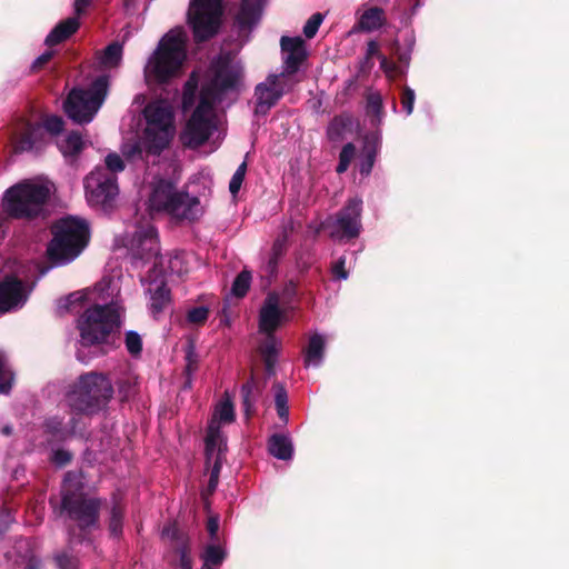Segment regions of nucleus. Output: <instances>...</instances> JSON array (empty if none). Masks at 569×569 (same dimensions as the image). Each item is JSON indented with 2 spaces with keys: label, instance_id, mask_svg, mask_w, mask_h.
Listing matches in <instances>:
<instances>
[{
  "label": "nucleus",
  "instance_id": "nucleus-30",
  "mask_svg": "<svg viewBox=\"0 0 569 569\" xmlns=\"http://www.w3.org/2000/svg\"><path fill=\"white\" fill-rule=\"evenodd\" d=\"M385 22L382 9L372 7L367 9L360 17L359 26L362 30L372 31L379 29Z\"/></svg>",
  "mask_w": 569,
  "mask_h": 569
},
{
  "label": "nucleus",
  "instance_id": "nucleus-54",
  "mask_svg": "<svg viewBox=\"0 0 569 569\" xmlns=\"http://www.w3.org/2000/svg\"><path fill=\"white\" fill-rule=\"evenodd\" d=\"M207 530L211 538V540L217 539V533L219 530V517L218 516H210L207 522Z\"/></svg>",
  "mask_w": 569,
  "mask_h": 569
},
{
  "label": "nucleus",
  "instance_id": "nucleus-7",
  "mask_svg": "<svg viewBox=\"0 0 569 569\" xmlns=\"http://www.w3.org/2000/svg\"><path fill=\"white\" fill-rule=\"evenodd\" d=\"M89 240L88 223L78 218L61 219L54 227V237L48 246V256L56 264L76 259Z\"/></svg>",
  "mask_w": 569,
  "mask_h": 569
},
{
  "label": "nucleus",
  "instance_id": "nucleus-27",
  "mask_svg": "<svg viewBox=\"0 0 569 569\" xmlns=\"http://www.w3.org/2000/svg\"><path fill=\"white\" fill-rule=\"evenodd\" d=\"M298 286L297 281L289 280L284 283L280 292L276 291L279 295L280 310L283 312V321H288V312L295 309L293 303L298 296Z\"/></svg>",
  "mask_w": 569,
  "mask_h": 569
},
{
  "label": "nucleus",
  "instance_id": "nucleus-56",
  "mask_svg": "<svg viewBox=\"0 0 569 569\" xmlns=\"http://www.w3.org/2000/svg\"><path fill=\"white\" fill-rule=\"evenodd\" d=\"M380 68L388 77H392V73L396 70V64L393 62L388 61L385 56H380Z\"/></svg>",
  "mask_w": 569,
  "mask_h": 569
},
{
  "label": "nucleus",
  "instance_id": "nucleus-60",
  "mask_svg": "<svg viewBox=\"0 0 569 569\" xmlns=\"http://www.w3.org/2000/svg\"><path fill=\"white\" fill-rule=\"evenodd\" d=\"M122 153L127 158H133L137 153H140V148L138 143H134L132 146H124L122 148Z\"/></svg>",
  "mask_w": 569,
  "mask_h": 569
},
{
  "label": "nucleus",
  "instance_id": "nucleus-58",
  "mask_svg": "<svg viewBox=\"0 0 569 569\" xmlns=\"http://www.w3.org/2000/svg\"><path fill=\"white\" fill-rule=\"evenodd\" d=\"M52 51H46L41 56H39L32 63V69L37 70L46 64L52 58Z\"/></svg>",
  "mask_w": 569,
  "mask_h": 569
},
{
  "label": "nucleus",
  "instance_id": "nucleus-45",
  "mask_svg": "<svg viewBox=\"0 0 569 569\" xmlns=\"http://www.w3.org/2000/svg\"><path fill=\"white\" fill-rule=\"evenodd\" d=\"M122 59V44L114 42L109 44V70L120 64Z\"/></svg>",
  "mask_w": 569,
  "mask_h": 569
},
{
  "label": "nucleus",
  "instance_id": "nucleus-25",
  "mask_svg": "<svg viewBox=\"0 0 569 569\" xmlns=\"http://www.w3.org/2000/svg\"><path fill=\"white\" fill-rule=\"evenodd\" d=\"M79 28V21L76 17L68 18L57 24L46 38V44L54 46L68 39Z\"/></svg>",
  "mask_w": 569,
  "mask_h": 569
},
{
  "label": "nucleus",
  "instance_id": "nucleus-22",
  "mask_svg": "<svg viewBox=\"0 0 569 569\" xmlns=\"http://www.w3.org/2000/svg\"><path fill=\"white\" fill-rule=\"evenodd\" d=\"M76 430L74 418H70L68 422H63L61 418L54 416L50 417L44 422L48 445L64 440L70 435H73Z\"/></svg>",
  "mask_w": 569,
  "mask_h": 569
},
{
  "label": "nucleus",
  "instance_id": "nucleus-21",
  "mask_svg": "<svg viewBox=\"0 0 569 569\" xmlns=\"http://www.w3.org/2000/svg\"><path fill=\"white\" fill-rule=\"evenodd\" d=\"M281 49L283 52L286 73L292 74L297 72L301 63L307 58L305 41L300 37H282Z\"/></svg>",
  "mask_w": 569,
  "mask_h": 569
},
{
  "label": "nucleus",
  "instance_id": "nucleus-23",
  "mask_svg": "<svg viewBox=\"0 0 569 569\" xmlns=\"http://www.w3.org/2000/svg\"><path fill=\"white\" fill-rule=\"evenodd\" d=\"M148 292L150 293V311L153 317H158L170 303V291L161 280L150 282Z\"/></svg>",
  "mask_w": 569,
  "mask_h": 569
},
{
  "label": "nucleus",
  "instance_id": "nucleus-34",
  "mask_svg": "<svg viewBox=\"0 0 569 569\" xmlns=\"http://www.w3.org/2000/svg\"><path fill=\"white\" fill-rule=\"evenodd\" d=\"M382 96L378 91H369L367 94V112L375 117V121L379 124L383 116Z\"/></svg>",
  "mask_w": 569,
  "mask_h": 569
},
{
  "label": "nucleus",
  "instance_id": "nucleus-55",
  "mask_svg": "<svg viewBox=\"0 0 569 569\" xmlns=\"http://www.w3.org/2000/svg\"><path fill=\"white\" fill-rule=\"evenodd\" d=\"M71 459V455L68 451L64 450H57L53 452L52 460L58 466H63L67 462H69Z\"/></svg>",
  "mask_w": 569,
  "mask_h": 569
},
{
  "label": "nucleus",
  "instance_id": "nucleus-62",
  "mask_svg": "<svg viewBox=\"0 0 569 569\" xmlns=\"http://www.w3.org/2000/svg\"><path fill=\"white\" fill-rule=\"evenodd\" d=\"M279 259L280 258H276L272 254L270 256V259L267 264V269L270 274H273L276 272Z\"/></svg>",
  "mask_w": 569,
  "mask_h": 569
},
{
  "label": "nucleus",
  "instance_id": "nucleus-8",
  "mask_svg": "<svg viewBox=\"0 0 569 569\" xmlns=\"http://www.w3.org/2000/svg\"><path fill=\"white\" fill-rule=\"evenodd\" d=\"M99 501L87 497L82 488V476L79 472H67L62 486V510L81 528L94 526L98 519Z\"/></svg>",
  "mask_w": 569,
  "mask_h": 569
},
{
  "label": "nucleus",
  "instance_id": "nucleus-17",
  "mask_svg": "<svg viewBox=\"0 0 569 569\" xmlns=\"http://www.w3.org/2000/svg\"><path fill=\"white\" fill-rule=\"evenodd\" d=\"M86 199L90 207L106 210L107 207V159L84 178Z\"/></svg>",
  "mask_w": 569,
  "mask_h": 569
},
{
  "label": "nucleus",
  "instance_id": "nucleus-63",
  "mask_svg": "<svg viewBox=\"0 0 569 569\" xmlns=\"http://www.w3.org/2000/svg\"><path fill=\"white\" fill-rule=\"evenodd\" d=\"M90 3V0H76L74 1V9L78 14H80L87 6Z\"/></svg>",
  "mask_w": 569,
  "mask_h": 569
},
{
  "label": "nucleus",
  "instance_id": "nucleus-49",
  "mask_svg": "<svg viewBox=\"0 0 569 569\" xmlns=\"http://www.w3.org/2000/svg\"><path fill=\"white\" fill-rule=\"evenodd\" d=\"M56 561L59 569H76L77 567L76 559L66 552L57 555Z\"/></svg>",
  "mask_w": 569,
  "mask_h": 569
},
{
  "label": "nucleus",
  "instance_id": "nucleus-20",
  "mask_svg": "<svg viewBox=\"0 0 569 569\" xmlns=\"http://www.w3.org/2000/svg\"><path fill=\"white\" fill-rule=\"evenodd\" d=\"M262 1L263 0H241L240 9L233 23L240 43L248 40L249 33L258 23L261 16Z\"/></svg>",
  "mask_w": 569,
  "mask_h": 569
},
{
  "label": "nucleus",
  "instance_id": "nucleus-59",
  "mask_svg": "<svg viewBox=\"0 0 569 569\" xmlns=\"http://www.w3.org/2000/svg\"><path fill=\"white\" fill-rule=\"evenodd\" d=\"M180 567L181 569H192V561L190 557L188 556V552L186 549L181 550L180 553Z\"/></svg>",
  "mask_w": 569,
  "mask_h": 569
},
{
  "label": "nucleus",
  "instance_id": "nucleus-2",
  "mask_svg": "<svg viewBox=\"0 0 569 569\" xmlns=\"http://www.w3.org/2000/svg\"><path fill=\"white\" fill-rule=\"evenodd\" d=\"M84 308L77 320L80 332L77 359L87 363L91 357L84 353L88 347H96L107 337V283L100 281L92 288L74 291L57 302L59 313L78 312Z\"/></svg>",
  "mask_w": 569,
  "mask_h": 569
},
{
  "label": "nucleus",
  "instance_id": "nucleus-51",
  "mask_svg": "<svg viewBox=\"0 0 569 569\" xmlns=\"http://www.w3.org/2000/svg\"><path fill=\"white\" fill-rule=\"evenodd\" d=\"M375 161V152L368 151L365 159H362L360 163V173L368 176L371 172L372 166Z\"/></svg>",
  "mask_w": 569,
  "mask_h": 569
},
{
  "label": "nucleus",
  "instance_id": "nucleus-46",
  "mask_svg": "<svg viewBox=\"0 0 569 569\" xmlns=\"http://www.w3.org/2000/svg\"><path fill=\"white\" fill-rule=\"evenodd\" d=\"M197 86V80L194 78V74L191 76L189 81L186 83L184 91H183V108L188 109L192 102H193V96H194V89Z\"/></svg>",
  "mask_w": 569,
  "mask_h": 569
},
{
  "label": "nucleus",
  "instance_id": "nucleus-39",
  "mask_svg": "<svg viewBox=\"0 0 569 569\" xmlns=\"http://www.w3.org/2000/svg\"><path fill=\"white\" fill-rule=\"evenodd\" d=\"M350 124L348 118L336 117L329 124L327 133L330 140H338L341 138L345 129Z\"/></svg>",
  "mask_w": 569,
  "mask_h": 569
},
{
  "label": "nucleus",
  "instance_id": "nucleus-9",
  "mask_svg": "<svg viewBox=\"0 0 569 569\" xmlns=\"http://www.w3.org/2000/svg\"><path fill=\"white\" fill-rule=\"evenodd\" d=\"M107 397V377L99 372H87L70 385L66 401L76 413H97Z\"/></svg>",
  "mask_w": 569,
  "mask_h": 569
},
{
  "label": "nucleus",
  "instance_id": "nucleus-35",
  "mask_svg": "<svg viewBox=\"0 0 569 569\" xmlns=\"http://www.w3.org/2000/svg\"><path fill=\"white\" fill-rule=\"evenodd\" d=\"M201 558L203 560V565L219 567L226 558V551L221 546L208 545L204 548Z\"/></svg>",
  "mask_w": 569,
  "mask_h": 569
},
{
  "label": "nucleus",
  "instance_id": "nucleus-4",
  "mask_svg": "<svg viewBox=\"0 0 569 569\" xmlns=\"http://www.w3.org/2000/svg\"><path fill=\"white\" fill-rule=\"evenodd\" d=\"M187 34L182 28L167 32L144 67L148 83H166L179 77L187 58Z\"/></svg>",
  "mask_w": 569,
  "mask_h": 569
},
{
  "label": "nucleus",
  "instance_id": "nucleus-3",
  "mask_svg": "<svg viewBox=\"0 0 569 569\" xmlns=\"http://www.w3.org/2000/svg\"><path fill=\"white\" fill-rule=\"evenodd\" d=\"M56 184L43 176L23 179L6 190L2 198L3 211L17 219H34L42 216Z\"/></svg>",
  "mask_w": 569,
  "mask_h": 569
},
{
  "label": "nucleus",
  "instance_id": "nucleus-52",
  "mask_svg": "<svg viewBox=\"0 0 569 569\" xmlns=\"http://www.w3.org/2000/svg\"><path fill=\"white\" fill-rule=\"evenodd\" d=\"M124 169V163L117 153H109V172H118Z\"/></svg>",
  "mask_w": 569,
  "mask_h": 569
},
{
  "label": "nucleus",
  "instance_id": "nucleus-29",
  "mask_svg": "<svg viewBox=\"0 0 569 569\" xmlns=\"http://www.w3.org/2000/svg\"><path fill=\"white\" fill-rule=\"evenodd\" d=\"M57 146L64 158H74L82 151L84 141L78 132H70L58 140Z\"/></svg>",
  "mask_w": 569,
  "mask_h": 569
},
{
  "label": "nucleus",
  "instance_id": "nucleus-13",
  "mask_svg": "<svg viewBox=\"0 0 569 569\" xmlns=\"http://www.w3.org/2000/svg\"><path fill=\"white\" fill-rule=\"evenodd\" d=\"M223 14V0H191L188 20L194 39L204 41L219 30Z\"/></svg>",
  "mask_w": 569,
  "mask_h": 569
},
{
  "label": "nucleus",
  "instance_id": "nucleus-64",
  "mask_svg": "<svg viewBox=\"0 0 569 569\" xmlns=\"http://www.w3.org/2000/svg\"><path fill=\"white\" fill-rule=\"evenodd\" d=\"M108 188H109V200L118 194L119 192V189H118V186L116 184V182L113 181V179L109 176V184H108Z\"/></svg>",
  "mask_w": 569,
  "mask_h": 569
},
{
  "label": "nucleus",
  "instance_id": "nucleus-53",
  "mask_svg": "<svg viewBox=\"0 0 569 569\" xmlns=\"http://www.w3.org/2000/svg\"><path fill=\"white\" fill-rule=\"evenodd\" d=\"M13 521L14 518L9 510L0 511V535L3 533Z\"/></svg>",
  "mask_w": 569,
  "mask_h": 569
},
{
  "label": "nucleus",
  "instance_id": "nucleus-38",
  "mask_svg": "<svg viewBox=\"0 0 569 569\" xmlns=\"http://www.w3.org/2000/svg\"><path fill=\"white\" fill-rule=\"evenodd\" d=\"M124 345H126V349L127 351L132 356V357H139L141 355V351H142V339H141V336L136 332V331H127L126 332V338H124Z\"/></svg>",
  "mask_w": 569,
  "mask_h": 569
},
{
  "label": "nucleus",
  "instance_id": "nucleus-43",
  "mask_svg": "<svg viewBox=\"0 0 569 569\" xmlns=\"http://www.w3.org/2000/svg\"><path fill=\"white\" fill-rule=\"evenodd\" d=\"M246 170H247V164H246V162H242L238 167L236 172L233 173V176L230 180V183H229V190L232 194H237L239 192L241 184L243 182V179H244Z\"/></svg>",
  "mask_w": 569,
  "mask_h": 569
},
{
  "label": "nucleus",
  "instance_id": "nucleus-44",
  "mask_svg": "<svg viewBox=\"0 0 569 569\" xmlns=\"http://www.w3.org/2000/svg\"><path fill=\"white\" fill-rule=\"evenodd\" d=\"M287 242H288V231L287 229L283 230V232L277 237L272 244L271 254L276 258H281V256L284 253L287 249Z\"/></svg>",
  "mask_w": 569,
  "mask_h": 569
},
{
  "label": "nucleus",
  "instance_id": "nucleus-37",
  "mask_svg": "<svg viewBox=\"0 0 569 569\" xmlns=\"http://www.w3.org/2000/svg\"><path fill=\"white\" fill-rule=\"evenodd\" d=\"M208 317L209 309L207 307H193L187 311L186 321L189 326L200 327L206 323Z\"/></svg>",
  "mask_w": 569,
  "mask_h": 569
},
{
  "label": "nucleus",
  "instance_id": "nucleus-11",
  "mask_svg": "<svg viewBox=\"0 0 569 569\" xmlns=\"http://www.w3.org/2000/svg\"><path fill=\"white\" fill-rule=\"evenodd\" d=\"M106 89V76L99 77L88 89H72L63 103L67 116L78 124L91 122L103 103Z\"/></svg>",
  "mask_w": 569,
  "mask_h": 569
},
{
  "label": "nucleus",
  "instance_id": "nucleus-28",
  "mask_svg": "<svg viewBox=\"0 0 569 569\" xmlns=\"http://www.w3.org/2000/svg\"><path fill=\"white\" fill-rule=\"evenodd\" d=\"M123 493L118 491L113 495V506L109 518V535L119 537L122 531V519L124 507L122 505Z\"/></svg>",
  "mask_w": 569,
  "mask_h": 569
},
{
  "label": "nucleus",
  "instance_id": "nucleus-5",
  "mask_svg": "<svg viewBox=\"0 0 569 569\" xmlns=\"http://www.w3.org/2000/svg\"><path fill=\"white\" fill-rule=\"evenodd\" d=\"M148 189L146 207L152 217L166 213L174 220L193 221L202 213L198 197L177 190L173 183L167 180H156Z\"/></svg>",
  "mask_w": 569,
  "mask_h": 569
},
{
  "label": "nucleus",
  "instance_id": "nucleus-31",
  "mask_svg": "<svg viewBox=\"0 0 569 569\" xmlns=\"http://www.w3.org/2000/svg\"><path fill=\"white\" fill-rule=\"evenodd\" d=\"M224 450H226V448H221V449L216 448L214 455L210 461L208 459V455L206 453V459H207L206 465H207V468L210 469V479H209V483H208V490L210 492L214 491L218 486L219 473H220V469L222 466V456H223Z\"/></svg>",
  "mask_w": 569,
  "mask_h": 569
},
{
  "label": "nucleus",
  "instance_id": "nucleus-33",
  "mask_svg": "<svg viewBox=\"0 0 569 569\" xmlns=\"http://www.w3.org/2000/svg\"><path fill=\"white\" fill-rule=\"evenodd\" d=\"M14 373L3 353H0V393L8 395L13 386Z\"/></svg>",
  "mask_w": 569,
  "mask_h": 569
},
{
  "label": "nucleus",
  "instance_id": "nucleus-40",
  "mask_svg": "<svg viewBox=\"0 0 569 569\" xmlns=\"http://www.w3.org/2000/svg\"><path fill=\"white\" fill-rule=\"evenodd\" d=\"M356 154V148L352 143H347L339 156V163L337 166V172L343 173L349 168L351 161L353 160Z\"/></svg>",
  "mask_w": 569,
  "mask_h": 569
},
{
  "label": "nucleus",
  "instance_id": "nucleus-48",
  "mask_svg": "<svg viewBox=\"0 0 569 569\" xmlns=\"http://www.w3.org/2000/svg\"><path fill=\"white\" fill-rule=\"evenodd\" d=\"M346 258L340 257L331 267L332 276L336 280H346L348 278V272L345 269Z\"/></svg>",
  "mask_w": 569,
  "mask_h": 569
},
{
  "label": "nucleus",
  "instance_id": "nucleus-32",
  "mask_svg": "<svg viewBox=\"0 0 569 569\" xmlns=\"http://www.w3.org/2000/svg\"><path fill=\"white\" fill-rule=\"evenodd\" d=\"M274 403L279 418L286 423L289 418L288 395L281 383L273 385Z\"/></svg>",
  "mask_w": 569,
  "mask_h": 569
},
{
  "label": "nucleus",
  "instance_id": "nucleus-18",
  "mask_svg": "<svg viewBox=\"0 0 569 569\" xmlns=\"http://www.w3.org/2000/svg\"><path fill=\"white\" fill-rule=\"evenodd\" d=\"M284 74H270L264 82L256 87V112L266 113L284 92Z\"/></svg>",
  "mask_w": 569,
  "mask_h": 569
},
{
  "label": "nucleus",
  "instance_id": "nucleus-26",
  "mask_svg": "<svg viewBox=\"0 0 569 569\" xmlns=\"http://www.w3.org/2000/svg\"><path fill=\"white\" fill-rule=\"evenodd\" d=\"M269 452L280 460H289L293 453L291 439L286 435H273L270 437Z\"/></svg>",
  "mask_w": 569,
  "mask_h": 569
},
{
  "label": "nucleus",
  "instance_id": "nucleus-10",
  "mask_svg": "<svg viewBox=\"0 0 569 569\" xmlns=\"http://www.w3.org/2000/svg\"><path fill=\"white\" fill-rule=\"evenodd\" d=\"M63 129L59 116H44L40 122L21 120L17 123L11 142L16 153L39 151L47 142L48 136H57Z\"/></svg>",
  "mask_w": 569,
  "mask_h": 569
},
{
  "label": "nucleus",
  "instance_id": "nucleus-24",
  "mask_svg": "<svg viewBox=\"0 0 569 569\" xmlns=\"http://www.w3.org/2000/svg\"><path fill=\"white\" fill-rule=\"evenodd\" d=\"M325 348L326 338L320 333H312L305 349V366L319 367L323 360Z\"/></svg>",
  "mask_w": 569,
  "mask_h": 569
},
{
  "label": "nucleus",
  "instance_id": "nucleus-12",
  "mask_svg": "<svg viewBox=\"0 0 569 569\" xmlns=\"http://www.w3.org/2000/svg\"><path fill=\"white\" fill-rule=\"evenodd\" d=\"M283 321V312L280 310V300L277 292H269L263 301L259 313V329L266 333V340L260 347L268 373L273 372L277 355L281 343L273 332Z\"/></svg>",
  "mask_w": 569,
  "mask_h": 569
},
{
  "label": "nucleus",
  "instance_id": "nucleus-14",
  "mask_svg": "<svg viewBox=\"0 0 569 569\" xmlns=\"http://www.w3.org/2000/svg\"><path fill=\"white\" fill-rule=\"evenodd\" d=\"M361 199H350L336 217L326 219L322 223L323 229L328 230L333 239L342 240L358 237L361 229Z\"/></svg>",
  "mask_w": 569,
  "mask_h": 569
},
{
  "label": "nucleus",
  "instance_id": "nucleus-42",
  "mask_svg": "<svg viewBox=\"0 0 569 569\" xmlns=\"http://www.w3.org/2000/svg\"><path fill=\"white\" fill-rule=\"evenodd\" d=\"M323 21V16L319 12L313 13L306 22L303 27V34L306 38L311 39L316 36Z\"/></svg>",
  "mask_w": 569,
  "mask_h": 569
},
{
  "label": "nucleus",
  "instance_id": "nucleus-61",
  "mask_svg": "<svg viewBox=\"0 0 569 569\" xmlns=\"http://www.w3.org/2000/svg\"><path fill=\"white\" fill-rule=\"evenodd\" d=\"M367 56L368 57H373V56H377L379 59H380V56H382L380 52H379V46L376 41H370L368 43V47H367Z\"/></svg>",
  "mask_w": 569,
  "mask_h": 569
},
{
  "label": "nucleus",
  "instance_id": "nucleus-36",
  "mask_svg": "<svg viewBox=\"0 0 569 569\" xmlns=\"http://www.w3.org/2000/svg\"><path fill=\"white\" fill-rule=\"evenodd\" d=\"M252 276L248 270H242L234 279L231 288V292L234 297L242 298L247 295L250 284H251Z\"/></svg>",
  "mask_w": 569,
  "mask_h": 569
},
{
  "label": "nucleus",
  "instance_id": "nucleus-50",
  "mask_svg": "<svg viewBox=\"0 0 569 569\" xmlns=\"http://www.w3.org/2000/svg\"><path fill=\"white\" fill-rule=\"evenodd\" d=\"M186 360H187L186 373L188 376L187 383L190 385V376L192 372H194L197 370V367H198L197 356L194 355L192 348H190V350L187 352Z\"/></svg>",
  "mask_w": 569,
  "mask_h": 569
},
{
  "label": "nucleus",
  "instance_id": "nucleus-6",
  "mask_svg": "<svg viewBox=\"0 0 569 569\" xmlns=\"http://www.w3.org/2000/svg\"><path fill=\"white\" fill-rule=\"evenodd\" d=\"M143 118V147L149 153L159 154L169 146L176 131L173 107L167 100H153L144 107Z\"/></svg>",
  "mask_w": 569,
  "mask_h": 569
},
{
  "label": "nucleus",
  "instance_id": "nucleus-15",
  "mask_svg": "<svg viewBox=\"0 0 569 569\" xmlns=\"http://www.w3.org/2000/svg\"><path fill=\"white\" fill-rule=\"evenodd\" d=\"M234 419L233 405L228 398L221 400L214 408L213 416L208 425L206 436V452L209 461L214 455L216 448H226V438L221 432V423H230Z\"/></svg>",
  "mask_w": 569,
  "mask_h": 569
},
{
  "label": "nucleus",
  "instance_id": "nucleus-47",
  "mask_svg": "<svg viewBox=\"0 0 569 569\" xmlns=\"http://www.w3.org/2000/svg\"><path fill=\"white\" fill-rule=\"evenodd\" d=\"M415 99V91L411 88L406 87L401 94V104L408 116L412 113Z\"/></svg>",
  "mask_w": 569,
  "mask_h": 569
},
{
  "label": "nucleus",
  "instance_id": "nucleus-41",
  "mask_svg": "<svg viewBox=\"0 0 569 569\" xmlns=\"http://www.w3.org/2000/svg\"><path fill=\"white\" fill-rule=\"evenodd\" d=\"M123 308L118 301L109 302V333L114 329L119 328L122 323Z\"/></svg>",
  "mask_w": 569,
  "mask_h": 569
},
{
  "label": "nucleus",
  "instance_id": "nucleus-19",
  "mask_svg": "<svg viewBox=\"0 0 569 569\" xmlns=\"http://www.w3.org/2000/svg\"><path fill=\"white\" fill-rule=\"evenodd\" d=\"M123 246L133 258L149 260L156 258L159 253V242L157 230L152 226L137 231L136 234Z\"/></svg>",
  "mask_w": 569,
  "mask_h": 569
},
{
  "label": "nucleus",
  "instance_id": "nucleus-57",
  "mask_svg": "<svg viewBox=\"0 0 569 569\" xmlns=\"http://www.w3.org/2000/svg\"><path fill=\"white\" fill-rule=\"evenodd\" d=\"M251 390H252V386L250 382L246 383L243 387H242V395H243V405H244V408H246V412L249 413L250 409H251V402H250V393H251Z\"/></svg>",
  "mask_w": 569,
  "mask_h": 569
},
{
  "label": "nucleus",
  "instance_id": "nucleus-1",
  "mask_svg": "<svg viewBox=\"0 0 569 569\" xmlns=\"http://www.w3.org/2000/svg\"><path fill=\"white\" fill-rule=\"evenodd\" d=\"M240 73V66L229 53L220 54L212 61L201 86L199 102L180 134L184 147L198 149L219 130L220 119L216 107L229 90L234 89Z\"/></svg>",
  "mask_w": 569,
  "mask_h": 569
},
{
  "label": "nucleus",
  "instance_id": "nucleus-16",
  "mask_svg": "<svg viewBox=\"0 0 569 569\" xmlns=\"http://www.w3.org/2000/svg\"><path fill=\"white\" fill-rule=\"evenodd\" d=\"M31 290L17 276L4 274L0 281V316L22 308Z\"/></svg>",
  "mask_w": 569,
  "mask_h": 569
}]
</instances>
